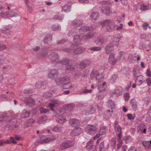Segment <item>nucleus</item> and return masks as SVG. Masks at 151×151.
Here are the masks:
<instances>
[{
    "label": "nucleus",
    "instance_id": "f257e3e1",
    "mask_svg": "<svg viewBox=\"0 0 151 151\" xmlns=\"http://www.w3.org/2000/svg\"><path fill=\"white\" fill-rule=\"evenodd\" d=\"M63 50L68 52L73 51L74 54L77 55L82 52V47L78 45H72L68 48H63Z\"/></svg>",
    "mask_w": 151,
    "mask_h": 151
},
{
    "label": "nucleus",
    "instance_id": "f03ea898",
    "mask_svg": "<svg viewBox=\"0 0 151 151\" xmlns=\"http://www.w3.org/2000/svg\"><path fill=\"white\" fill-rule=\"evenodd\" d=\"M60 76L59 77L55 79V81L57 85L60 86L66 82H68V83H70L69 78L65 75V73H61Z\"/></svg>",
    "mask_w": 151,
    "mask_h": 151
},
{
    "label": "nucleus",
    "instance_id": "7ed1b4c3",
    "mask_svg": "<svg viewBox=\"0 0 151 151\" xmlns=\"http://www.w3.org/2000/svg\"><path fill=\"white\" fill-rule=\"evenodd\" d=\"M101 24L102 26L106 25V29L109 32L112 31L115 27L113 22L108 20L103 21L101 22Z\"/></svg>",
    "mask_w": 151,
    "mask_h": 151
},
{
    "label": "nucleus",
    "instance_id": "20e7f679",
    "mask_svg": "<svg viewBox=\"0 0 151 151\" xmlns=\"http://www.w3.org/2000/svg\"><path fill=\"white\" fill-rule=\"evenodd\" d=\"M90 77L92 79L96 78V81L99 82L102 81L104 79L103 75L99 73L98 71L96 70H92L91 74Z\"/></svg>",
    "mask_w": 151,
    "mask_h": 151
},
{
    "label": "nucleus",
    "instance_id": "39448f33",
    "mask_svg": "<svg viewBox=\"0 0 151 151\" xmlns=\"http://www.w3.org/2000/svg\"><path fill=\"white\" fill-rule=\"evenodd\" d=\"M70 60L69 59H65L60 60V63L67 65L66 66V72L67 73H72L74 72L75 70V68L72 65H68V64L70 63Z\"/></svg>",
    "mask_w": 151,
    "mask_h": 151
},
{
    "label": "nucleus",
    "instance_id": "423d86ee",
    "mask_svg": "<svg viewBox=\"0 0 151 151\" xmlns=\"http://www.w3.org/2000/svg\"><path fill=\"white\" fill-rule=\"evenodd\" d=\"M96 127L93 125L89 124L85 128L86 132L91 135L94 134L96 131Z\"/></svg>",
    "mask_w": 151,
    "mask_h": 151
},
{
    "label": "nucleus",
    "instance_id": "0eeeda50",
    "mask_svg": "<svg viewBox=\"0 0 151 151\" xmlns=\"http://www.w3.org/2000/svg\"><path fill=\"white\" fill-rule=\"evenodd\" d=\"M58 74V71L57 69H52L49 71L47 77L50 78L55 80L57 79Z\"/></svg>",
    "mask_w": 151,
    "mask_h": 151
},
{
    "label": "nucleus",
    "instance_id": "6e6552de",
    "mask_svg": "<svg viewBox=\"0 0 151 151\" xmlns=\"http://www.w3.org/2000/svg\"><path fill=\"white\" fill-rule=\"evenodd\" d=\"M83 132L82 129L80 127H76L72 131L70 135L71 136H76L79 135Z\"/></svg>",
    "mask_w": 151,
    "mask_h": 151
},
{
    "label": "nucleus",
    "instance_id": "1a4fd4ad",
    "mask_svg": "<svg viewBox=\"0 0 151 151\" xmlns=\"http://www.w3.org/2000/svg\"><path fill=\"white\" fill-rule=\"evenodd\" d=\"M73 145L72 142L71 141H67L61 144L60 147L62 149H66L71 147Z\"/></svg>",
    "mask_w": 151,
    "mask_h": 151
},
{
    "label": "nucleus",
    "instance_id": "9d476101",
    "mask_svg": "<svg viewBox=\"0 0 151 151\" xmlns=\"http://www.w3.org/2000/svg\"><path fill=\"white\" fill-rule=\"evenodd\" d=\"M49 59L52 62L57 61L59 59L58 55L56 53L52 52L48 56Z\"/></svg>",
    "mask_w": 151,
    "mask_h": 151
},
{
    "label": "nucleus",
    "instance_id": "9b49d317",
    "mask_svg": "<svg viewBox=\"0 0 151 151\" xmlns=\"http://www.w3.org/2000/svg\"><path fill=\"white\" fill-rule=\"evenodd\" d=\"M96 28L95 26H94L93 27L91 26L89 27L87 26H82L79 29V32L80 33L82 34V32H85L90 30H93L95 29Z\"/></svg>",
    "mask_w": 151,
    "mask_h": 151
},
{
    "label": "nucleus",
    "instance_id": "f8f14e48",
    "mask_svg": "<svg viewBox=\"0 0 151 151\" xmlns=\"http://www.w3.org/2000/svg\"><path fill=\"white\" fill-rule=\"evenodd\" d=\"M25 101L26 106H32L35 104V101L32 99L30 97L26 98L25 99Z\"/></svg>",
    "mask_w": 151,
    "mask_h": 151
},
{
    "label": "nucleus",
    "instance_id": "ddd939ff",
    "mask_svg": "<svg viewBox=\"0 0 151 151\" xmlns=\"http://www.w3.org/2000/svg\"><path fill=\"white\" fill-rule=\"evenodd\" d=\"M94 33L92 32H89L82 36L83 40L85 41L92 38L94 35Z\"/></svg>",
    "mask_w": 151,
    "mask_h": 151
},
{
    "label": "nucleus",
    "instance_id": "4468645a",
    "mask_svg": "<svg viewBox=\"0 0 151 151\" xmlns=\"http://www.w3.org/2000/svg\"><path fill=\"white\" fill-rule=\"evenodd\" d=\"M52 36L50 35H47L45 37L44 42L47 43L49 45H52Z\"/></svg>",
    "mask_w": 151,
    "mask_h": 151
},
{
    "label": "nucleus",
    "instance_id": "2eb2a0df",
    "mask_svg": "<svg viewBox=\"0 0 151 151\" xmlns=\"http://www.w3.org/2000/svg\"><path fill=\"white\" fill-rule=\"evenodd\" d=\"M95 111L96 109L93 106L91 105L86 109V115H88L90 114H92L95 113Z\"/></svg>",
    "mask_w": 151,
    "mask_h": 151
},
{
    "label": "nucleus",
    "instance_id": "dca6fc26",
    "mask_svg": "<svg viewBox=\"0 0 151 151\" xmlns=\"http://www.w3.org/2000/svg\"><path fill=\"white\" fill-rule=\"evenodd\" d=\"M116 134L118 138H122V129L120 126H118L114 128Z\"/></svg>",
    "mask_w": 151,
    "mask_h": 151
},
{
    "label": "nucleus",
    "instance_id": "f3484780",
    "mask_svg": "<svg viewBox=\"0 0 151 151\" xmlns=\"http://www.w3.org/2000/svg\"><path fill=\"white\" fill-rule=\"evenodd\" d=\"M70 124L73 127H75L79 126L80 124V121L74 119H71L69 121Z\"/></svg>",
    "mask_w": 151,
    "mask_h": 151
},
{
    "label": "nucleus",
    "instance_id": "a211bd4d",
    "mask_svg": "<svg viewBox=\"0 0 151 151\" xmlns=\"http://www.w3.org/2000/svg\"><path fill=\"white\" fill-rule=\"evenodd\" d=\"M114 46L112 44H108L106 47L105 48V52L107 54H109L114 50Z\"/></svg>",
    "mask_w": 151,
    "mask_h": 151
},
{
    "label": "nucleus",
    "instance_id": "6ab92c4d",
    "mask_svg": "<svg viewBox=\"0 0 151 151\" xmlns=\"http://www.w3.org/2000/svg\"><path fill=\"white\" fill-rule=\"evenodd\" d=\"M56 119L57 121L61 124H63L66 121L64 115H58L56 117Z\"/></svg>",
    "mask_w": 151,
    "mask_h": 151
},
{
    "label": "nucleus",
    "instance_id": "aec40b11",
    "mask_svg": "<svg viewBox=\"0 0 151 151\" xmlns=\"http://www.w3.org/2000/svg\"><path fill=\"white\" fill-rule=\"evenodd\" d=\"M122 89L121 87H116L115 89L114 92H111V94H116L117 96H119L122 95Z\"/></svg>",
    "mask_w": 151,
    "mask_h": 151
},
{
    "label": "nucleus",
    "instance_id": "412c9836",
    "mask_svg": "<svg viewBox=\"0 0 151 151\" xmlns=\"http://www.w3.org/2000/svg\"><path fill=\"white\" fill-rule=\"evenodd\" d=\"M72 24L74 27H77L82 24V21L80 19H76L72 21Z\"/></svg>",
    "mask_w": 151,
    "mask_h": 151
},
{
    "label": "nucleus",
    "instance_id": "4be33fe9",
    "mask_svg": "<svg viewBox=\"0 0 151 151\" xmlns=\"http://www.w3.org/2000/svg\"><path fill=\"white\" fill-rule=\"evenodd\" d=\"M35 121L33 119H30L27 120L24 124V128H26L32 125V124L35 122Z\"/></svg>",
    "mask_w": 151,
    "mask_h": 151
},
{
    "label": "nucleus",
    "instance_id": "5701e85b",
    "mask_svg": "<svg viewBox=\"0 0 151 151\" xmlns=\"http://www.w3.org/2000/svg\"><path fill=\"white\" fill-rule=\"evenodd\" d=\"M56 139L55 137H53L52 138L50 137H42L41 140L40 142L42 143H47Z\"/></svg>",
    "mask_w": 151,
    "mask_h": 151
},
{
    "label": "nucleus",
    "instance_id": "b1692460",
    "mask_svg": "<svg viewBox=\"0 0 151 151\" xmlns=\"http://www.w3.org/2000/svg\"><path fill=\"white\" fill-rule=\"evenodd\" d=\"M109 61L110 64L112 65H114L117 62V61L114 59V55L113 54H111L109 55Z\"/></svg>",
    "mask_w": 151,
    "mask_h": 151
},
{
    "label": "nucleus",
    "instance_id": "393cba45",
    "mask_svg": "<svg viewBox=\"0 0 151 151\" xmlns=\"http://www.w3.org/2000/svg\"><path fill=\"white\" fill-rule=\"evenodd\" d=\"M101 11L103 13L106 14L108 15L110 14L111 11L110 8L108 6H104L102 7Z\"/></svg>",
    "mask_w": 151,
    "mask_h": 151
},
{
    "label": "nucleus",
    "instance_id": "a878e982",
    "mask_svg": "<svg viewBox=\"0 0 151 151\" xmlns=\"http://www.w3.org/2000/svg\"><path fill=\"white\" fill-rule=\"evenodd\" d=\"M59 103V102L58 100H52L51 103H49V106L51 110L53 111L54 109H53V107L55 105L58 104Z\"/></svg>",
    "mask_w": 151,
    "mask_h": 151
},
{
    "label": "nucleus",
    "instance_id": "bb28decb",
    "mask_svg": "<svg viewBox=\"0 0 151 151\" xmlns=\"http://www.w3.org/2000/svg\"><path fill=\"white\" fill-rule=\"evenodd\" d=\"M142 144L146 149H151V141H144L142 142Z\"/></svg>",
    "mask_w": 151,
    "mask_h": 151
},
{
    "label": "nucleus",
    "instance_id": "cd10ccee",
    "mask_svg": "<svg viewBox=\"0 0 151 151\" xmlns=\"http://www.w3.org/2000/svg\"><path fill=\"white\" fill-rule=\"evenodd\" d=\"M121 38V37L120 36L114 38L112 41V45L114 46H117L119 44V42L120 41Z\"/></svg>",
    "mask_w": 151,
    "mask_h": 151
},
{
    "label": "nucleus",
    "instance_id": "c85d7f7f",
    "mask_svg": "<svg viewBox=\"0 0 151 151\" xmlns=\"http://www.w3.org/2000/svg\"><path fill=\"white\" fill-rule=\"evenodd\" d=\"M107 103L108 104V107H110L111 109V112L112 113H113V110H112V109H114L115 107V104L114 101L111 100H109L108 102Z\"/></svg>",
    "mask_w": 151,
    "mask_h": 151
},
{
    "label": "nucleus",
    "instance_id": "c756f323",
    "mask_svg": "<svg viewBox=\"0 0 151 151\" xmlns=\"http://www.w3.org/2000/svg\"><path fill=\"white\" fill-rule=\"evenodd\" d=\"M1 32L3 33L7 34L10 33L11 32V30L9 27L6 26L3 27L2 29L1 30Z\"/></svg>",
    "mask_w": 151,
    "mask_h": 151
},
{
    "label": "nucleus",
    "instance_id": "7c9ffc66",
    "mask_svg": "<svg viewBox=\"0 0 151 151\" xmlns=\"http://www.w3.org/2000/svg\"><path fill=\"white\" fill-rule=\"evenodd\" d=\"M30 114V112L25 110L23 111L21 114V117L22 118H26L29 117Z\"/></svg>",
    "mask_w": 151,
    "mask_h": 151
},
{
    "label": "nucleus",
    "instance_id": "2f4dec72",
    "mask_svg": "<svg viewBox=\"0 0 151 151\" xmlns=\"http://www.w3.org/2000/svg\"><path fill=\"white\" fill-rule=\"evenodd\" d=\"M83 40L82 36H81L79 35L74 36L73 41L75 42H78Z\"/></svg>",
    "mask_w": 151,
    "mask_h": 151
},
{
    "label": "nucleus",
    "instance_id": "473e14b6",
    "mask_svg": "<svg viewBox=\"0 0 151 151\" xmlns=\"http://www.w3.org/2000/svg\"><path fill=\"white\" fill-rule=\"evenodd\" d=\"M8 115L6 113H2L0 114V123L7 119Z\"/></svg>",
    "mask_w": 151,
    "mask_h": 151
},
{
    "label": "nucleus",
    "instance_id": "72a5a7b5",
    "mask_svg": "<svg viewBox=\"0 0 151 151\" xmlns=\"http://www.w3.org/2000/svg\"><path fill=\"white\" fill-rule=\"evenodd\" d=\"M71 6L67 5H65L62 7V11L65 12H70L71 10Z\"/></svg>",
    "mask_w": 151,
    "mask_h": 151
},
{
    "label": "nucleus",
    "instance_id": "f704fd0d",
    "mask_svg": "<svg viewBox=\"0 0 151 151\" xmlns=\"http://www.w3.org/2000/svg\"><path fill=\"white\" fill-rule=\"evenodd\" d=\"M130 103L133 109H136L137 106V102L135 99H132L130 101Z\"/></svg>",
    "mask_w": 151,
    "mask_h": 151
},
{
    "label": "nucleus",
    "instance_id": "c9c22d12",
    "mask_svg": "<svg viewBox=\"0 0 151 151\" xmlns=\"http://www.w3.org/2000/svg\"><path fill=\"white\" fill-rule=\"evenodd\" d=\"M104 41V38L101 37H98L95 41L96 43L99 45H101Z\"/></svg>",
    "mask_w": 151,
    "mask_h": 151
},
{
    "label": "nucleus",
    "instance_id": "e433bc0d",
    "mask_svg": "<svg viewBox=\"0 0 151 151\" xmlns=\"http://www.w3.org/2000/svg\"><path fill=\"white\" fill-rule=\"evenodd\" d=\"M106 83L105 82L103 83L102 84L99 86L97 88L98 89L99 92H101L104 91L105 88V85Z\"/></svg>",
    "mask_w": 151,
    "mask_h": 151
},
{
    "label": "nucleus",
    "instance_id": "4c0bfd02",
    "mask_svg": "<svg viewBox=\"0 0 151 151\" xmlns=\"http://www.w3.org/2000/svg\"><path fill=\"white\" fill-rule=\"evenodd\" d=\"M99 15V13L98 12H93L90 17V19L92 21L95 20L96 19Z\"/></svg>",
    "mask_w": 151,
    "mask_h": 151
},
{
    "label": "nucleus",
    "instance_id": "58836bf2",
    "mask_svg": "<svg viewBox=\"0 0 151 151\" xmlns=\"http://www.w3.org/2000/svg\"><path fill=\"white\" fill-rule=\"evenodd\" d=\"M136 83H137L139 85H141L142 83V80L143 79V76H139L136 77Z\"/></svg>",
    "mask_w": 151,
    "mask_h": 151
},
{
    "label": "nucleus",
    "instance_id": "ea45409f",
    "mask_svg": "<svg viewBox=\"0 0 151 151\" xmlns=\"http://www.w3.org/2000/svg\"><path fill=\"white\" fill-rule=\"evenodd\" d=\"M10 14L8 12H4L2 11L0 13V16L1 17L5 18L7 17L8 18L10 17Z\"/></svg>",
    "mask_w": 151,
    "mask_h": 151
},
{
    "label": "nucleus",
    "instance_id": "a19ab883",
    "mask_svg": "<svg viewBox=\"0 0 151 151\" xmlns=\"http://www.w3.org/2000/svg\"><path fill=\"white\" fill-rule=\"evenodd\" d=\"M44 85V82L40 81H37L36 83L35 86L37 89H40Z\"/></svg>",
    "mask_w": 151,
    "mask_h": 151
},
{
    "label": "nucleus",
    "instance_id": "79ce46f5",
    "mask_svg": "<svg viewBox=\"0 0 151 151\" xmlns=\"http://www.w3.org/2000/svg\"><path fill=\"white\" fill-rule=\"evenodd\" d=\"M77 65L81 69L84 68L86 67V63L83 62H80L78 63Z\"/></svg>",
    "mask_w": 151,
    "mask_h": 151
},
{
    "label": "nucleus",
    "instance_id": "37998d69",
    "mask_svg": "<svg viewBox=\"0 0 151 151\" xmlns=\"http://www.w3.org/2000/svg\"><path fill=\"white\" fill-rule=\"evenodd\" d=\"M52 130L53 131L60 132L62 130V127L61 126H58L52 129Z\"/></svg>",
    "mask_w": 151,
    "mask_h": 151
},
{
    "label": "nucleus",
    "instance_id": "c03bdc74",
    "mask_svg": "<svg viewBox=\"0 0 151 151\" xmlns=\"http://www.w3.org/2000/svg\"><path fill=\"white\" fill-rule=\"evenodd\" d=\"M60 25L56 24L53 25L51 27L52 29L53 30L55 31L59 30L60 29Z\"/></svg>",
    "mask_w": 151,
    "mask_h": 151
},
{
    "label": "nucleus",
    "instance_id": "a18cd8bd",
    "mask_svg": "<svg viewBox=\"0 0 151 151\" xmlns=\"http://www.w3.org/2000/svg\"><path fill=\"white\" fill-rule=\"evenodd\" d=\"M93 145V142L92 141H90L87 143L86 148L88 149H91Z\"/></svg>",
    "mask_w": 151,
    "mask_h": 151
},
{
    "label": "nucleus",
    "instance_id": "49530a36",
    "mask_svg": "<svg viewBox=\"0 0 151 151\" xmlns=\"http://www.w3.org/2000/svg\"><path fill=\"white\" fill-rule=\"evenodd\" d=\"M47 119V118L45 116H42L40 118L38 121V123L41 124L44 123Z\"/></svg>",
    "mask_w": 151,
    "mask_h": 151
},
{
    "label": "nucleus",
    "instance_id": "de8ad7c7",
    "mask_svg": "<svg viewBox=\"0 0 151 151\" xmlns=\"http://www.w3.org/2000/svg\"><path fill=\"white\" fill-rule=\"evenodd\" d=\"M89 49L90 50L93 51H97L100 50L101 48L99 47H94L90 48Z\"/></svg>",
    "mask_w": 151,
    "mask_h": 151
},
{
    "label": "nucleus",
    "instance_id": "09e8293b",
    "mask_svg": "<svg viewBox=\"0 0 151 151\" xmlns=\"http://www.w3.org/2000/svg\"><path fill=\"white\" fill-rule=\"evenodd\" d=\"M118 143L117 144V148L118 149H119L121 147L122 143V139L121 138H118Z\"/></svg>",
    "mask_w": 151,
    "mask_h": 151
},
{
    "label": "nucleus",
    "instance_id": "8fccbe9b",
    "mask_svg": "<svg viewBox=\"0 0 151 151\" xmlns=\"http://www.w3.org/2000/svg\"><path fill=\"white\" fill-rule=\"evenodd\" d=\"M117 78V75L114 74L111 77V82L112 83H114L115 81V80Z\"/></svg>",
    "mask_w": 151,
    "mask_h": 151
},
{
    "label": "nucleus",
    "instance_id": "3c124183",
    "mask_svg": "<svg viewBox=\"0 0 151 151\" xmlns=\"http://www.w3.org/2000/svg\"><path fill=\"white\" fill-rule=\"evenodd\" d=\"M53 18L55 19L61 20L63 19V16L59 15H56L53 16Z\"/></svg>",
    "mask_w": 151,
    "mask_h": 151
},
{
    "label": "nucleus",
    "instance_id": "603ef678",
    "mask_svg": "<svg viewBox=\"0 0 151 151\" xmlns=\"http://www.w3.org/2000/svg\"><path fill=\"white\" fill-rule=\"evenodd\" d=\"M116 138H113L111 140V145L114 147L116 145Z\"/></svg>",
    "mask_w": 151,
    "mask_h": 151
},
{
    "label": "nucleus",
    "instance_id": "864d4df0",
    "mask_svg": "<svg viewBox=\"0 0 151 151\" xmlns=\"http://www.w3.org/2000/svg\"><path fill=\"white\" fill-rule=\"evenodd\" d=\"M40 110L41 113L44 114L46 113L49 111V109L43 107L41 108Z\"/></svg>",
    "mask_w": 151,
    "mask_h": 151
},
{
    "label": "nucleus",
    "instance_id": "5fc2aeb1",
    "mask_svg": "<svg viewBox=\"0 0 151 151\" xmlns=\"http://www.w3.org/2000/svg\"><path fill=\"white\" fill-rule=\"evenodd\" d=\"M123 139L127 142H130L132 139V137L129 136L124 137Z\"/></svg>",
    "mask_w": 151,
    "mask_h": 151
},
{
    "label": "nucleus",
    "instance_id": "6e6d98bb",
    "mask_svg": "<svg viewBox=\"0 0 151 151\" xmlns=\"http://www.w3.org/2000/svg\"><path fill=\"white\" fill-rule=\"evenodd\" d=\"M106 127H104L101 128L100 130V132L102 133L101 134V135L104 134L105 133L106 130Z\"/></svg>",
    "mask_w": 151,
    "mask_h": 151
},
{
    "label": "nucleus",
    "instance_id": "4d7b16f0",
    "mask_svg": "<svg viewBox=\"0 0 151 151\" xmlns=\"http://www.w3.org/2000/svg\"><path fill=\"white\" fill-rule=\"evenodd\" d=\"M99 150L101 151L103 150L104 149V142L103 141H102L100 143L99 145Z\"/></svg>",
    "mask_w": 151,
    "mask_h": 151
},
{
    "label": "nucleus",
    "instance_id": "13d9d810",
    "mask_svg": "<svg viewBox=\"0 0 151 151\" xmlns=\"http://www.w3.org/2000/svg\"><path fill=\"white\" fill-rule=\"evenodd\" d=\"M148 6L146 5H142L141 6L140 9L142 11H144L147 9Z\"/></svg>",
    "mask_w": 151,
    "mask_h": 151
},
{
    "label": "nucleus",
    "instance_id": "bf43d9fd",
    "mask_svg": "<svg viewBox=\"0 0 151 151\" xmlns=\"http://www.w3.org/2000/svg\"><path fill=\"white\" fill-rule=\"evenodd\" d=\"M66 108L69 110H71L74 107V105L72 104H67L66 106Z\"/></svg>",
    "mask_w": 151,
    "mask_h": 151
},
{
    "label": "nucleus",
    "instance_id": "052dcab7",
    "mask_svg": "<svg viewBox=\"0 0 151 151\" xmlns=\"http://www.w3.org/2000/svg\"><path fill=\"white\" fill-rule=\"evenodd\" d=\"M120 58L123 60H124L125 58V53L123 52H120Z\"/></svg>",
    "mask_w": 151,
    "mask_h": 151
},
{
    "label": "nucleus",
    "instance_id": "680f3d73",
    "mask_svg": "<svg viewBox=\"0 0 151 151\" xmlns=\"http://www.w3.org/2000/svg\"><path fill=\"white\" fill-rule=\"evenodd\" d=\"M124 99L125 101H127L129 98V94L128 93H126L124 95Z\"/></svg>",
    "mask_w": 151,
    "mask_h": 151
},
{
    "label": "nucleus",
    "instance_id": "e2e57ef3",
    "mask_svg": "<svg viewBox=\"0 0 151 151\" xmlns=\"http://www.w3.org/2000/svg\"><path fill=\"white\" fill-rule=\"evenodd\" d=\"M97 97L99 99L101 100L103 98L104 96L101 93H99L97 94Z\"/></svg>",
    "mask_w": 151,
    "mask_h": 151
},
{
    "label": "nucleus",
    "instance_id": "0e129e2a",
    "mask_svg": "<svg viewBox=\"0 0 151 151\" xmlns=\"http://www.w3.org/2000/svg\"><path fill=\"white\" fill-rule=\"evenodd\" d=\"M48 54V52L47 51L43 52L41 54V55L43 57H46Z\"/></svg>",
    "mask_w": 151,
    "mask_h": 151
},
{
    "label": "nucleus",
    "instance_id": "69168bd1",
    "mask_svg": "<svg viewBox=\"0 0 151 151\" xmlns=\"http://www.w3.org/2000/svg\"><path fill=\"white\" fill-rule=\"evenodd\" d=\"M146 81L148 86H151V79L150 78H149L146 79Z\"/></svg>",
    "mask_w": 151,
    "mask_h": 151
},
{
    "label": "nucleus",
    "instance_id": "338daca9",
    "mask_svg": "<svg viewBox=\"0 0 151 151\" xmlns=\"http://www.w3.org/2000/svg\"><path fill=\"white\" fill-rule=\"evenodd\" d=\"M128 119H129L131 120L132 119H134V117H133L132 114H127Z\"/></svg>",
    "mask_w": 151,
    "mask_h": 151
},
{
    "label": "nucleus",
    "instance_id": "774afa93",
    "mask_svg": "<svg viewBox=\"0 0 151 151\" xmlns=\"http://www.w3.org/2000/svg\"><path fill=\"white\" fill-rule=\"evenodd\" d=\"M120 1L124 5H126L128 4L127 0H120Z\"/></svg>",
    "mask_w": 151,
    "mask_h": 151
}]
</instances>
